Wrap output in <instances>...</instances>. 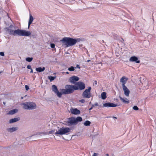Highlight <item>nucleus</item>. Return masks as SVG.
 <instances>
[{"mask_svg": "<svg viewBox=\"0 0 156 156\" xmlns=\"http://www.w3.org/2000/svg\"><path fill=\"white\" fill-rule=\"evenodd\" d=\"M65 89H62L61 91L62 94H69L73 93L74 90H76L77 88L75 87V86L70 85H66L65 86Z\"/></svg>", "mask_w": 156, "mask_h": 156, "instance_id": "3", "label": "nucleus"}, {"mask_svg": "<svg viewBox=\"0 0 156 156\" xmlns=\"http://www.w3.org/2000/svg\"><path fill=\"white\" fill-rule=\"evenodd\" d=\"M91 87H89L88 89H86L83 92L82 95L83 98H90L91 97L92 94L90 92Z\"/></svg>", "mask_w": 156, "mask_h": 156, "instance_id": "6", "label": "nucleus"}, {"mask_svg": "<svg viewBox=\"0 0 156 156\" xmlns=\"http://www.w3.org/2000/svg\"><path fill=\"white\" fill-rule=\"evenodd\" d=\"M106 155L107 156H108V154H107Z\"/></svg>", "mask_w": 156, "mask_h": 156, "instance_id": "43", "label": "nucleus"}, {"mask_svg": "<svg viewBox=\"0 0 156 156\" xmlns=\"http://www.w3.org/2000/svg\"><path fill=\"white\" fill-rule=\"evenodd\" d=\"M68 70L69 71H74L75 70L74 67L71 66V67L68 68Z\"/></svg>", "mask_w": 156, "mask_h": 156, "instance_id": "27", "label": "nucleus"}, {"mask_svg": "<svg viewBox=\"0 0 156 156\" xmlns=\"http://www.w3.org/2000/svg\"><path fill=\"white\" fill-rule=\"evenodd\" d=\"M90 61V60H88L87 61V62H88Z\"/></svg>", "mask_w": 156, "mask_h": 156, "instance_id": "44", "label": "nucleus"}, {"mask_svg": "<svg viewBox=\"0 0 156 156\" xmlns=\"http://www.w3.org/2000/svg\"><path fill=\"white\" fill-rule=\"evenodd\" d=\"M94 82L95 84L96 85L97 84V81L95 80V81H94Z\"/></svg>", "mask_w": 156, "mask_h": 156, "instance_id": "40", "label": "nucleus"}, {"mask_svg": "<svg viewBox=\"0 0 156 156\" xmlns=\"http://www.w3.org/2000/svg\"><path fill=\"white\" fill-rule=\"evenodd\" d=\"M75 87L78 88L76 90L78 89L83 90L85 88V84L83 82H79L76 83Z\"/></svg>", "mask_w": 156, "mask_h": 156, "instance_id": "7", "label": "nucleus"}, {"mask_svg": "<svg viewBox=\"0 0 156 156\" xmlns=\"http://www.w3.org/2000/svg\"><path fill=\"white\" fill-rule=\"evenodd\" d=\"M13 26L10 25L8 27L5 28L6 31H7L9 34L11 35L15 36L16 35L18 36H28L30 35L31 33L28 31L17 29L13 30H12Z\"/></svg>", "mask_w": 156, "mask_h": 156, "instance_id": "1", "label": "nucleus"}, {"mask_svg": "<svg viewBox=\"0 0 156 156\" xmlns=\"http://www.w3.org/2000/svg\"><path fill=\"white\" fill-rule=\"evenodd\" d=\"M90 122L89 121H86L84 122V124L85 126H90Z\"/></svg>", "mask_w": 156, "mask_h": 156, "instance_id": "25", "label": "nucleus"}, {"mask_svg": "<svg viewBox=\"0 0 156 156\" xmlns=\"http://www.w3.org/2000/svg\"><path fill=\"white\" fill-rule=\"evenodd\" d=\"M80 40L79 38L75 39L70 37H65L61 40L60 41L63 44L62 46L66 45V47H68L74 45Z\"/></svg>", "mask_w": 156, "mask_h": 156, "instance_id": "2", "label": "nucleus"}, {"mask_svg": "<svg viewBox=\"0 0 156 156\" xmlns=\"http://www.w3.org/2000/svg\"><path fill=\"white\" fill-rule=\"evenodd\" d=\"M27 68L28 69H32L31 66L30 65H28L27 66Z\"/></svg>", "mask_w": 156, "mask_h": 156, "instance_id": "33", "label": "nucleus"}, {"mask_svg": "<svg viewBox=\"0 0 156 156\" xmlns=\"http://www.w3.org/2000/svg\"><path fill=\"white\" fill-rule=\"evenodd\" d=\"M128 80V78L125 76H123L122 77L120 80V82L122 83V86H125V84L126 83V81Z\"/></svg>", "mask_w": 156, "mask_h": 156, "instance_id": "15", "label": "nucleus"}, {"mask_svg": "<svg viewBox=\"0 0 156 156\" xmlns=\"http://www.w3.org/2000/svg\"><path fill=\"white\" fill-rule=\"evenodd\" d=\"M22 105L23 106V108L25 109L32 110L35 109L36 108V104L32 102L23 103Z\"/></svg>", "mask_w": 156, "mask_h": 156, "instance_id": "4", "label": "nucleus"}, {"mask_svg": "<svg viewBox=\"0 0 156 156\" xmlns=\"http://www.w3.org/2000/svg\"><path fill=\"white\" fill-rule=\"evenodd\" d=\"M75 118L70 117L68 119V120L66 122V125L68 126H71L76 124Z\"/></svg>", "mask_w": 156, "mask_h": 156, "instance_id": "9", "label": "nucleus"}, {"mask_svg": "<svg viewBox=\"0 0 156 156\" xmlns=\"http://www.w3.org/2000/svg\"><path fill=\"white\" fill-rule=\"evenodd\" d=\"M18 129L17 127H12L8 129V130L10 132H12Z\"/></svg>", "mask_w": 156, "mask_h": 156, "instance_id": "20", "label": "nucleus"}, {"mask_svg": "<svg viewBox=\"0 0 156 156\" xmlns=\"http://www.w3.org/2000/svg\"><path fill=\"white\" fill-rule=\"evenodd\" d=\"M18 111L17 109H14L10 110L9 111V114L10 115H13L16 113Z\"/></svg>", "mask_w": 156, "mask_h": 156, "instance_id": "21", "label": "nucleus"}, {"mask_svg": "<svg viewBox=\"0 0 156 156\" xmlns=\"http://www.w3.org/2000/svg\"><path fill=\"white\" fill-rule=\"evenodd\" d=\"M133 109L136 110H138L139 109L136 106H134L133 107Z\"/></svg>", "mask_w": 156, "mask_h": 156, "instance_id": "28", "label": "nucleus"}, {"mask_svg": "<svg viewBox=\"0 0 156 156\" xmlns=\"http://www.w3.org/2000/svg\"><path fill=\"white\" fill-rule=\"evenodd\" d=\"M79 101L80 102H81V103H85V100H84V99H81V100H80Z\"/></svg>", "mask_w": 156, "mask_h": 156, "instance_id": "29", "label": "nucleus"}, {"mask_svg": "<svg viewBox=\"0 0 156 156\" xmlns=\"http://www.w3.org/2000/svg\"><path fill=\"white\" fill-rule=\"evenodd\" d=\"M70 110L71 113L73 114L77 115L80 114V111L76 108H71Z\"/></svg>", "mask_w": 156, "mask_h": 156, "instance_id": "11", "label": "nucleus"}, {"mask_svg": "<svg viewBox=\"0 0 156 156\" xmlns=\"http://www.w3.org/2000/svg\"><path fill=\"white\" fill-rule=\"evenodd\" d=\"M129 61L131 62H135L136 63H139L140 62V61L138 60V58L135 56H132L129 59Z\"/></svg>", "mask_w": 156, "mask_h": 156, "instance_id": "14", "label": "nucleus"}, {"mask_svg": "<svg viewBox=\"0 0 156 156\" xmlns=\"http://www.w3.org/2000/svg\"><path fill=\"white\" fill-rule=\"evenodd\" d=\"M70 131V129L69 127H62L60 128L58 131H57L55 134L56 136L58 134L64 135L69 132Z\"/></svg>", "mask_w": 156, "mask_h": 156, "instance_id": "5", "label": "nucleus"}, {"mask_svg": "<svg viewBox=\"0 0 156 156\" xmlns=\"http://www.w3.org/2000/svg\"><path fill=\"white\" fill-rule=\"evenodd\" d=\"M98 155V153H94L93 154V155H92V156H97Z\"/></svg>", "mask_w": 156, "mask_h": 156, "instance_id": "36", "label": "nucleus"}, {"mask_svg": "<svg viewBox=\"0 0 156 156\" xmlns=\"http://www.w3.org/2000/svg\"><path fill=\"white\" fill-rule=\"evenodd\" d=\"M98 105V103H96L94 104L92 106H93V107H94L95 106H96Z\"/></svg>", "mask_w": 156, "mask_h": 156, "instance_id": "31", "label": "nucleus"}, {"mask_svg": "<svg viewBox=\"0 0 156 156\" xmlns=\"http://www.w3.org/2000/svg\"><path fill=\"white\" fill-rule=\"evenodd\" d=\"M0 55L2 56H4V52H0Z\"/></svg>", "mask_w": 156, "mask_h": 156, "instance_id": "35", "label": "nucleus"}, {"mask_svg": "<svg viewBox=\"0 0 156 156\" xmlns=\"http://www.w3.org/2000/svg\"><path fill=\"white\" fill-rule=\"evenodd\" d=\"M31 71H30V73H33V70L32 69H31Z\"/></svg>", "mask_w": 156, "mask_h": 156, "instance_id": "39", "label": "nucleus"}, {"mask_svg": "<svg viewBox=\"0 0 156 156\" xmlns=\"http://www.w3.org/2000/svg\"><path fill=\"white\" fill-rule=\"evenodd\" d=\"M122 39L123 40V41H124V40L122 38Z\"/></svg>", "mask_w": 156, "mask_h": 156, "instance_id": "45", "label": "nucleus"}, {"mask_svg": "<svg viewBox=\"0 0 156 156\" xmlns=\"http://www.w3.org/2000/svg\"><path fill=\"white\" fill-rule=\"evenodd\" d=\"M54 130H52L49 132V134H52L55 132Z\"/></svg>", "mask_w": 156, "mask_h": 156, "instance_id": "32", "label": "nucleus"}, {"mask_svg": "<svg viewBox=\"0 0 156 156\" xmlns=\"http://www.w3.org/2000/svg\"><path fill=\"white\" fill-rule=\"evenodd\" d=\"M76 67H77V68H79V69L80 68V66L79 65H76Z\"/></svg>", "mask_w": 156, "mask_h": 156, "instance_id": "37", "label": "nucleus"}, {"mask_svg": "<svg viewBox=\"0 0 156 156\" xmlns=\"http://www.w3.org/2000/svg\"><path fill=\"white\" fill-rule=\"evenodd\" d=\"M1 72H0V74L1 73Z\"/></svg>", "mask_w": 156, "mask_h": 156, "instance_id": "46", "label": "nucleus"}, {"mask_svg": "<svg viewBox=\"0 0 156 156\" xmlns=\"http://www.w3.org/2000/svg\"><path fill=\"white\" fill-rule=\"evenodd\" d=\"M33 20H34V18H33V16L31 15L30 14V15L29 20V21L28 22L29 27L30 26V25L32 23Z\"/></svg>", "mask_w": 156, "mask_h": 156, "instance_id": "17", "label": "nucleus"}, {"mask_svg": "<svg viewBox=\"0 0 156 156\" xmlns=\"http://www.w3.org/2000/svg\"><path fill=\"white\" fill-rule=\"evenodd\" d=\"M19 119H20L18 118H16L14 119H10L9 122L10 123H12L17 122L19 121Z\"/></svg>", "mask_w": 156, "mask_h": 156, "instance_id": "19", "label": "nucleus"}, {"mask_svg": "<svg viewBox=\"0 0 156 156\" xmlns=\"http://www.w3.org/2000/svg\"><path fill=\"white\" fill-rule=\"evenodd\" d=\"M101 98L102 99H105L106 98V94L105 92H103L101 94Z\"/></svg>", "mask_w": 156, "mask_h": 156, "instance_id": "23", "label": "nucleus"}, {"mask_svg": "<svg viewBox=\"0 0 156 156\" xmlns=\"http://www.w3.org/2000/svg\"><path fill=\"white\" fill-rule=\"evenodd\" d=\"M118 106V105H117L114 104L113 103H105L103 104V107H115L116 106Z\"/></svg>", "mask_w": 156, "mask_h": 156, "instance_id": "12", "label": "nucleus"}, {"mask_svg": "<svg viewBox=\"0 0 156 156\" xmlns=\"http://www.w3.org/2000/svg\"><path fill=\"white\" fill-rule=\"evenodd\" d=\"M123 90L124 92L125 95L127 97H129L130 93L129 90L128 89L127 87L125 85L122 86Z\"/></svg>", "mask_w": 156, "mask_h": 156, "instance_id": "13", "label": "nucleus"}, {"mask_svg": "<svg viewBox=\"0 0 156 156\" xmlns=\"http://www.w3.org/2000/svg\"><path fill=\"white\" fill-rule=\"evenodd\" d=\"M56 78V76H48V78L50 80V82L54 80Z\"/></svg>", "mask_w": 156, "mask_h": 156, "instance_id": "24", "label": "nucleus"}, {"mask_svg": "<svg viewBox=\"0 0 156 156\" xmlns=\"http://www.w3.org/2000/svg\"><path fill=\"white\" fill-rule=\"evenodd\" d=\"M45 70V68L43 67L42 68L41 67L37 68L36 69V70L37 71L39 72H43Z\"/></svg>", "mask_w": 156, "mask_h": 156, "instance_id": "22", "label": "nucleus"}, {"mask_svg": "<svg viewBox=\"0 0 156 156\" xmlns=\"http://www.w3.org/2000/svg\"><path fill=\"white\" fill-rule=\"evenodd\" d=\"M25 88L27 90H28L29 89V87L27 85H25Z\"/></svg>", "mask_w": 156, "mask_h": 156, "instance_id": "34", "label": "nucleus"}, {"mask_svg": "<svg viewBox=\"0 0 156 156\" xmlns=\"http://www.w3.org/2000/svg\"><path fill=\"white\" fill-rule=\"evenodd\" d=\"M50 46L52 48H54L55 47V44L53 43H51L50 44Z\"/></svg>", "mask_w": 156, "mask_h": 156, "instance_id": "30", "label": "nucleus"}, {"mask_svg": "<svg viewBox=\"0 0 156 156\" xmlns=\"http://www.w3.org/2000/svg\"><path fill=\"white\" fill-rule=\"evenodd\" d=\"M79 78L76 76H73L69 79V82L72 84H74L76 81L79 80Z\"/></svg>", "mask_w": 156, "mask_h": 156, "instance_id": "10", "label": "nucleus"}, {"mask_svg": "<svg viewBox=\"0 0 156 156\" xmlns=\"http://www.w3.org/2000/svg\"><path fill=\"white\" fill-rule=\"evenodd\" d=\"M113 118L116 119H117V117H114V116H113Z\"/></svg>", "mask_w": 156, "mask_h": 156, "instance_id": "42", "label": "nucleus"}, {"mask_svg": "<svg viewBox=\"0 0 156 156\" xmlns=\"http://www.w3.org/2000/svg\"><path fill=\"white\" fill-rule=\"evenodd\" d=\"M52 90L57 95L59 98H61L62 95V92H59L57 88L55 85H53L52 86Z\"/></svg>", "mask_w": 156, "mask_h": 156, "instance_id": "8", "label": "nucleus"}, {"mask_svg": "<svg viewBox=\"0 0 156 156\" xmlns=\"http://www.w3.org/2000/svg\"><path fill=\"white\" fill-rule=\"evenodd\" d=\"M75 122L76 124H77L79 122H81L82 120V119L81 117L78 116L76 118H75Z\"/></svg>", "mask_w": 156, "mask_h": 156, "instance_id": "18", "label": "nucleus"}, {"mask_svg": "<svg viewBox=\"0 0 156 156\" xmlns=\"http://www.w3.org/2000/svg\"><path fill=\"white\" fill-rule=\"evenodd\" d=\"M33 58H30V57H27V58L26 59V60L28 62H31L33 60Z\"/></svg>", "mask_w": 156, "mask_h": 156, "instance_id": "26", "label": "nucleus"}, {"mask_svg": "<svg viewBox=\"0 0 156 156\" xmlns=\"http://www.w3.org/2000/svg\"><path fill=\"white\" fill-rule=\"evenodd\" d=\"M66 74H69V72H66Z\"/></svg>", "mask_w": 156, "mask_h": 156, "instance_id": "41", "label": "nucleus"}, {"mask_svg": "<svg viewBox=\"0 0 156 156\" xmlns=\"http://www.w3.org/2000/svg\"><path fill=\"white\" fill-rule=\"evenodd\" d=\"M93 106H92L89 109V110H92V109H93Z\"/></svg>", "mask_w": 156, "mask_h": 156, "instance_id": "38", "label": "nucleus"}, {"mask_svg": "<svg viewBox=\"0 0 156 156\" xmlns=\"http://www.w3.org/2000/svg\"><path fill=\"white\" fill-rule=\"evenodd\" d=\"M119 98L121 101L124 103L128 104L129 102V101L126 98H122L120 96L119 97Z\"/></svg>", "mask_w": 156, "mask_h": 156, "instance_id": "16", "label": "nucleus"}]
</instances>
